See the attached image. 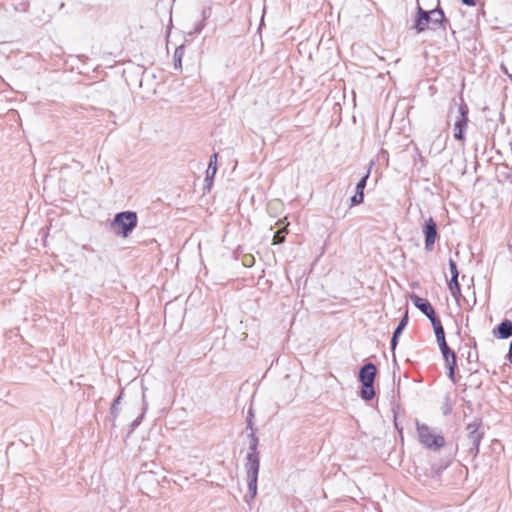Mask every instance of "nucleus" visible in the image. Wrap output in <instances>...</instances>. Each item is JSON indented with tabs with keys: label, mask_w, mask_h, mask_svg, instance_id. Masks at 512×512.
<instances>
[{
	"label": "nucleus",
	"mask_w": 512,
	"mask_h": 512,
	"mask_svg": "<svg viewBox=\"0 0 512 512\" xmlns=\"http://www.w3.org/2000/svg\"><path fill=\"white\" fill-rule=\"evenodd\" d=\"M248 438L249 452L247 453L244 464L248 485V495L245 496L246 502L254 499L257 495V481L260 469V457L257 451L259 440L254 430L248 434Z\"/></svg>",
	"instance_id": "f257e3e1"
},
{
	"label": "nucleus",
	"mask_w": 512,
	"mask_h": 512,
	"mask_svg": "<svg viewBox=\"0 0 512 512\" xmlns=\"http://www.w3.org/2000/svg\"><path fill=\"white\" fill-rule=\"evenodd\" d=\"M138 216L134 211H122L115 214L111 221V228L117 236L127 238L137 227Z\"/></svg>",
	"instance_id": "f03ea898"
},
{
	"label": "nucleus",
	"mask_w": 512,
	"mask_h": 512,
	"mask_svg": "<svg viewBox=\"0 0 512 512\" xmlns=\"http://www.w3.org/2000/svg\"><path fill=\"white\" fill-rule=\"evenodd\" d=\"M377 373L376 366L368 362L359 371V381L362 384L360 396L363 400L369 401L375 397L374 381Z\"/></svg>",
	"instance_id": "7ed1b4c3"
},
{
	"label": "nucleus",
	"mask_w": 512,
	"mask_h": 512,
	"mask_svg": "<svg viewBox=\"0 0 512 512\" xmlns=\"http://www.w3.org/2000/svg\"><path fill=\"white\" fill-rule=\"evenodd\" d=\"M417 424V432L420 443L427 449L438 451L445 445V439L441 434H436L426 424Z\"/></svg>",
	"instance_id": "20e7f679"
},
{
	"label": "nucleus",
	"mask_w": 512,
	"mask_h": 512,
	"mask_svg": "<svg viewBox=\"0 0 512 512\" xmlns=\"http://www.w3.org/2000/svg\"><path fill=\"white\" fill-rule=\"evenodd\" d=\"M469 108L465 101L461 98L459 105L456 107V116L454 121V138L457 141L465 140V132L468 126Z\"/></svg>",
	"instance_id": "39448f33"
},
{
	"label": "nucleus",
	"mask_w": 512,
	"mask_h": 512,
	"mask_svg": "<svg viewBox=\"0 0 512 512\" xmlns=\"http://www.w3.org/2000/svg\"><path fill=\"white\" fill-rule=\"evenodd\" d=\"M480 427L481 422L478 420L469 423L466 427L469 452L473 456L479 453V446L483 438V432L480 431Z\"/></svg>",
	"instance_id": "423d86ee"
},
{
	"label": "nucleus",
	"mask_w": 512,
	"mask_h": 512,
	"mask_svg": "<svg viewBox=\"0 0 512 512\" xmlns=\"http://www.w3.org/2000/svg\"><path fill=\"white\" fill-rule=\"evenodd\" d=\"M422 232L425 237V250L430 252L434 248V244L438 235L437 224L432 217L425 221Z\"/></svg>",
	"instance_id": "0eeeda50"
},
{
	"label": "nucleus",
	"mask_w": 512,
	"mask_h": 512,
	"mask_svg": "<svg viewBox=\"0 0 512 512\" xmlns=\"http://www.w3.org/2000/svg\"><path fill=\"white\" fill-rule=\"evenodd\" d=\"M430 26H432V19L429 11L424 10L419 4L417 6V13L414 19L413 29L416 30V32L422 33L427 29H430Z\"/></svg>",
	"instance_id": "6e6552de"
},
{
	"label": "nucleus",
	"mask_w": 512,
	"mask_h": 512,
	"mask_svg": "<svg viewBox=\"0 0 512 512\" xmlns=\"http://www.w3.org/2000/svg\"><path fill=\"white\" fill-rule=\"evenodd\" d=\"M429 13L432 19V26H430L431 30L442 29L443 31H447L448 28L451 29L450 21L445 17V14L440 7L430 10Z\"/></svg>",
	"instance_id": "1a4fd4ad"
},
{
	"label": "nucleus",
	"mask_w": 512,
	"mask_h": 512,
	"mask_svg": "<svg viewBox=\"0 0 512 512\" xmlns=\"http://www.w3.org/2000/svg\"><path fill=\"white\" fill-rule=\"evenodd\" d=\"M411 300L416 308H418L429 320L438 318L431 303L418 295L413 294Z\"/></svg>",
	"instance_id": "9d476101"
},
{
	"label": "nucleus",
	"mask_w": 512,
	"mask_h": 512,
	"mask_svg": "<svg viewBox=\"0 0 512 512\" xmlns=\"http://www.w3.org/2000/svg\"><path fill=\"white\" fill-rule=\"evenodd\" d=\"M370 176V170L366 172L364 176L358 181L356 185V193L354 196L351 197V205H359L364 201V189L367 184V180Z\"/></svg>",
	"instance_id": "9b49d317"
},
{
	"label": "nucleus",
	"mask_w": 512,
	"mask_h": 512,
	"mask_svg": "<svg viewBox=\"0 0 512 512\" xmlns=\"http://www.w3.org/2000/svg\"><path fill=\"white\" fill-rule=\"evenodd\" d=\"M407 323H408V313L406 312L404 317L400 320V322L398 323L396 329L394 330L393 332V335H392V339H391V350L393 352V357L395 358V349L397 347V344H398V339L400 337V335L402 334L403 330L405 329V327L407 326Z\"/></svg>",
	"instance_id": "f8f14e48"
},
{
	"label": "nucleus",
	"mask_w": 512,
	"mask_h": 512,
	"mask_svg": "<svg viewBox=\"0 0 512 512\" xmlns=\"http://www.w3.org/2000/svg\"><path fill=\"white\" fill-rule=\"evenodd\" d=\"M493 334L499 339L512 337V322L508 319L503 320L494 330Z\"/></svg>",
	"instance_id": "ddd939ff"
},
{
	"label": "nucleus",
	"mask_w": 512,
	"mask_h": 512,
	"mask_svg": "<svg viewBox=\"0 0 512 512\" xmlns=\"http://www.w3.org/2000/svg\"><path fill=\"white\" fill-rule=\"evenodd\" d=\"M445 359L448 367V377L452 380V382H456L455 379V370L457 368V357L453 350H449L448 354H442Z\"/></svg>",
	"instance_id": "4468645a"
},
{
	"label": "nucleus",
	"mask_w": 512,
	"mask_h": 512,
	"mask_svg": "<svg viewBox=\"0 0 512 512\" xmlns=\"http://www.w3.org/2000/svg\"><path fill=\"white\" fill-rule=\"evenodd\" d=\"M217 156L218 155L215 153L210 157V161L206 171V181L213 179L217 172Z\"/></svg>",
	"instance_id": "2eb2a0df"
},
{
	"label": "nucleus",
	"mask_w": 512,
	"mask_h": 512,
	"mask_svg": "<svg viewBox=\"0 0 512 512\" xmlns=\"http://www.w3.org/2000/svg\"><path fill=\"white\" fill-rule=\"evenodd\" d=\"M431 324L434 329V333L437 341L445 338V331L439 318L432 319Z\"/></svg>",
	"instance_id": "dca6fc26"
},
{
	"label": "nucleus",
	"mask_w": 512,
	"mask_h": 512,
	"mask_svg": "<svg viewBox=\"0 0 512 512\" xmlns=\"http://www.w3.org/2000/svg\"><path fill=\"white\" fill-rule=\"evenodd\" d=\"M121 398H122V393H120V395L114 399V401L110 407V414L113 418V422L115 421L116 417L119 414V404H120Z\"/></svg>",
	"instance_id": "f3484780"
},
{
	"label": "nucleus",
	"mask_w": 512,
	"mask_h": 512,
	"mask_svg": "<svg viewBox=\"0 0 512 512\" xmlns=\"http://www.w3.org/2000/svg\"><path fill=\"white\" fill-rule=\"evenodd\" d=\"M143 402H145V395H143ZM147 410V404L144 403V407L142 409V413L140 416H138L132 423H131V431L135 430L139 425L140 423L142 422V419L144 417V414Z\"/></svg>",
	"instance_id": "a211bd4d"
},
{
	"label": "nucleus",
	"mask_w": 512,
	"mask_h": 512,
	"mask_svg": "<svg viewBox=\"0 0 512 512\" xmlns=\"http://www.w3.org/2000/svg\"><path fill=\"white\" fill-rule=\"evenodd\" d=\"M183 55V46L176 48L174 53V65L175 68H181V57Z\"/></svg>",
	"instance_id": "6ab92c4d"
},
{
	"label": "nucleus",
	"mask_w": 512,
	"mask_h": 512,
	"mask_svg": "<svg viewBox=\"0 0 512 512\" xmlns=\"http://www.w3.org/2000/svg\"><path fill=\"white\" fill-rule=\"evenodd\" d=\"M449 269H450V273H451V277H458L459 276V272H458V268H457V264L456 262L453 260V259H449Z\"/></svg>",
	"instance_id": "aec40b11"
},
{
	"label": "nucleus",
	"mask_w": 512,
	"mask_h": 512,
	"mask_svg": "<svg viewBox=\"0 0 512 512\" xmlns=\"http://www.w3.org/2000/svg\"><path fill=\"white\" fill-rule=\"evenodd\" d=\"M437 343L439 345V348H440L442 354H448L449 350H451L449 348V346L447 345L445 338L438 340Z\"/></svg>",
	"instance_id": "412c9836"
},
{
	"label": "nucleus",
	"mask_w": 512,
	"mask_h": 512,
	"mask_svg": "<svg viewBox=\"0 0 512 512\" xmlns=\"http://www.w3.org/2000/svg\"><path fill=\"white\" fill-rule=\"evenodd\" d=\"M448 288L449 290H457V288H460L458 277H451L450 281L448 282Z\"/></svg>",
	"instance_id": "4be33fe9"
},
{
	"label": "nucleus",
	"mask_w": 512,
	"mask_h": 512,
	"mask_svg": "<svg viewBox=\"0 0 512 512\" xmlns=\"http://www.w3.org/2000/svg\"><path fill=\"white\" fill-rule=\"evenodd\" d=\"M284 240H285V236L282 234L281 231H277L274 234V237H273L274 244H280V243L284 242Z\"/></svg>",
	"instance_id": "5701e85b"
},
{
	"label": "nucleus",
	"mask_w": 512,
	"mask_h": 512,
	"mask_svg": "<svg viewBox=\"0 0 512 512\" xmlns=\"http://www.w3.org/2000/svg\"><path fill=\"white\" fill-rule=\"evenodd\" d=\"M450 293L452 297L457 301V303L460 304L461 289L457 288V290H450Z\"/></svg>",
	"instance_id": "b1692460"
},
{
	"label": "nucleus",
	"mask_w": 512,
	"mask_h": 512,
	"mask_svg": "<svg viewBox=\"0 0 512 512\" xmlns=\"http://www.w3.org/2000/svg\"><path fill=\"white\" fill-rule=\"evenodd\" d=\"M252 418H253V413L250 410L249 413H248V417H247V429H250L251 431L254 430L253 429Z\"/></svg>",
	"instance_id": "393cba45"
},
{
	"label": "nucleus",
	"mask_w": 512,
	"mask_h": 512,
	"mask_svg": "<svg viewBox=\"0 0 512 512\" xmlns=\"http://www.w3.org/2000/svg\"><path fill=\"white\" fill-rule=\"evenodd\" d=\"M205 18H206V12L204 11V12H203V20H205ZM204 26H205L204 21H202L201 23H199V24L196 26V28H195V32H198V33H199V32H201V30L203 29V27H204Z\"/></svg>",
	"instance_id": "a878e982"
},
{
	"label": "nucleus",
	"mask_w": 512,
	"mask_h": 512,
	"mask_svg": "<svg viewBox=\"0 0 512 512\" xmlns=\"http://www.w3.org/2000/svg\"><path fill=\"white\" fill-rule=\"evenodd\" d=\"M462 3L467 6H475L476 0H462Z\"/></svg>",
	"instance_id": "bb28decb"
},
{
	"label": "nucleus",
	"mask_w": 512,
	"mask_h": 512,
	"mask_svg": "<svg viewBox=\"0 0 512 512\" xmlns=\"http://www.w3.org/2000/svg\"><path fill=\"white\" fill-rule=\"evenodd\" d=\"M507 359L512 364V342L509 345V351H508V354H507Z\"/></svg>",
	"instance_id": "cd10ccee"
},
{
	"label": "nucleus",
	"mask_w": 512,
	"mask_h": 512,
	"mask_svg": "<svg viewBox=\"0 0 512 512\" xmlns=\"http://www.w3.org/2000/svg\"><path fill=\"white\" fill-rule=\"evenodd\" d=\"M502 70L509 77V79L512 81V74H510L503 65H502Z\"/></svg>",
	"instance_id": "c85d7f7f"
},
{
	"label": "nucleus",
	"mask_w": 512,
	"mask_h": 512,
	"mask_svg": "<svg viewBox=\"0 0 512 512\" xmlns=\"http://www.w3.org/2000/svg\"><path fill=\"white\" fill-rule=\"evenodd\" d=\"M453 111H454V107H451L450 112L453 113Z\"/></svg>",
	"instance_id": "c756f323"
}]
</instances>
